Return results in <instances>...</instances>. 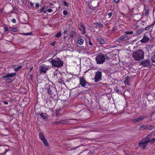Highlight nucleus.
<instances>
[{
    "instance_id": "28",
    "label": "nucleus",
    "mask_w": 155,
    "mask_h": 155,
    "mask_svg": "<svg viewBox=\"0 0 155 155\" xmlns=\"http://www.w3.org/2000/svg\"><path fill=\"white\" fill-rule=\"evenodd\" d=\"M61 32H59V33H57L55 37L56 38H58L60 37V36H61Z\"/></svg>"
},
{
    "instance_id": "25",
    "label": "nucleus",
    "mask_w": 155,
    "mask_h": 155,
    "mask_svg": "<svg viewBox=\"0 0 155 155\" xmlns=\"http://www.w3.org/2000/svg\"><path fill=\"white\" fill-rule=\"evenodd\" d=\"M39 136L41 140L45 138L42 133H40L39 134Z\"/></svg>"
},
{
    "instance_id": "49",
    "label": "nucleus",
    "mask_w": 155,
    "mask_h": 155,
    "mask_svg": "<svg viewBox=\"0 0 155 155\" xmlns=\"http://www.w3.org/2000/svg\"><path fill=\"white\" fill-rule=\"evenodd\" d=\"M155 25L154 23L153 22L152 24L150 25V26H151L152 27L153 26Z\"/></svg>"
},
{
    "instance_id": "45",
    "label": "nucleus",
    "mask_w": 155,
    "mask_h": 155,
    "mask_svg": "<svg viewBox=\"0 0 155 155\" xmlns=\"http://www.w3.org/2000/svg\"><path fill=\"white\" fill-rule=\"evenodd\" d=\"M120 0H114V2L115 3H117L119 2Z\"/></svg>"
},
{
    "instance_id": "50",
    "label": "nucleus",
    "mask_w": 155,
    "mask_h": 155,
    "mask_svg": "<svg viewBox=\"0 0 155 155\" xmlns=\"http://www.w3.org/2000/svg\"><path fill=\"white\" fill-rule=\"evenodd\" d=\"M79 146H77V147H74V148H73L72 149V150H75L78 147H79Z\"/></svg>"
},
{
    "instance_id": "43",
    "label": "nucleus",
    "mask_w": 155,
    "mask_h": 155,
    "mask_svg": "<svg viewBox=\"0 0 155 155\" xmlns=\"http://www.w3.org/2000/svg\"><path fill=\"white\" fill-rule=\"evenodd\" d=\"M16 20L15 19H12V21L13 23H15L16 22Z\"/></svg>"
},
{
    "instance_id": "52",
    "label": "nucleus",
    "mask_w": 155,
    "mask_h": 155,
    "mask_svg": "<svg viewBox=\"0 0 155 155\" xmlns=\"http://www.w3.org/2000/svg\"><path fill=\"white\" fill-rule=\"evenodd\" d=\"M48 93H50H50L51 92V90H50V89H49V90H48Z\"/></svg>"
},
{
    "instance_id": "36",
    "label": "nucleus",
    "mask_w": 155,
    "mask_h": 155,
    "mask_svg": "<svg viewBox=\"0 0 155 155\" xmlns=\"http://www.w3.org/2000/svg\"><path fill=\"white\" fill-rule=\"evenodd\" d=\"M152 27L151 26H150V25H149L148 26H147V27H146L145 28V29L146 30H149Z\"/></svg>"
},
{
    "instance_id": "9",
    "label": "nucleus",
    "mask_w": 155,
    "mask_h": 155,
    "mask_svg": "<svg viewBox=\"0 0 155 155\" xmlns=\"http://www.w3.org/2000/svg\"><path fill=\"white\" fill-rule=\"evenodd\" d=\"M146 118V117L143 116H141L140 117L133 119L132 121L134 123H136L143 121L144 119Z\"/></svg>"
},
{
    "instance_id": "54",
    "label": "nucleus",
    "mask_w": 155,
    "mask_h": 155,
    "mask_svg": "<svg viewBox=\"0 0 155 155\" xmlns=\"http://www.w3.org/2000/svg\"><path fill=\"white\" fill-rule=\"evenodd\" d=\"M44 12V13H46V11H43Z\"/></svg>"
},
{
    "instance_id": "20",
    "label": "nucleus",
    "mask_w": 155,
    "mask_h": 155,
    "mask_svg": "<svg viewBox=\"0 0 155 155\" xmlns=\"http://www.w3.org/2000/svg\"><path fill=\"white\" fill-rule=\"evenodd\" d=\"M147 130H151L153 128H154L153 126L149 124L147 125Z\"/></svg>"
},
{
    "instance_id": "24",
    "label": "nucleus",
    "mask_w": 155,
    "mask_h": 155,
    "mask_svg": "<svg viewBox=\"0 0 155 155\" xmlns=\"http://www.w3.org/2000/svg\"><path fill=\"white\" fill-rule=\"evenodd\" d=\"M125 34L130 35H132L134 33V31H126L124 32Z\"/></svg>"
},
{
    "instance_id": "26",
    "label": "nucleus",
    "mask_w": 155,
    "mask_h": 155,
    "mask_svg": "<svg viewBox=\"0 0 155 155\" xmlns=\"http://www.w3.org/2000/svg\"><path fill=\"white\" fill-rule=\"evenodd\" d=\"M152 135L150 134L147 135L145 138H144L143 139H145L148 140H150L149 139L152 137Z\"/></svg>"
},
{
    "instance_id": "10",
    "label": "nucleus",
    "mask_w": 155,
    "mask_h": 155,
    "mask_svg": "<svg viewBox=\"0 0 155 155\" xmlns=\"http://www.w3.org/2000/svg\"><path fill=\"white\" fill-rule=\"evenodd\" d=\"M71 120H60L59 121H55L54 122L55 124H68V122H70V121Z\"/></svg>"
},
{
    "instance_id": "32",
    "label": "nucleus",
    "mask_w": 155,
    "mask_h": 155,
    "mask_svg": "<svg viewBox=\"0 0 155 155\" xmlns=\"http://www.w3.org/2000/svg\"><path fill=\"white\" fill-rule=\"evenodd\" d=\"M12 30L14 32L18 31V29L16 28H12Z\"/></svg>"
},
{
    "instance_id": "35",
    "label": "nucleus",
    "mask_w": 155,
    "mask_h": 155,
    "mask_svg": "<svg viewBox=\"0 0 155 155\" xmlns=\"http://www.w3.org/2000/svg\"><path fill=\"white\" fill-rule=\"evenodd\" d=\"M63 4L64 5L68 7L69 5L68 3L65 1H64Z\"/></svg>"
},
{
    "instance_id": "8",
    "label": "nucleus",
    "mask_w": 155,
    "mask_h": 155,
    "mask_svg": "<svg viewBox=\"0 0 155 155\" xmlns=\"http://www.w3.org/2000/svg\"><path fill=\"white\" fill-rule=\"evenodd\" d=\"M129 39L128 37L126 35H123L119 38H117L116 39V41L117 42H121L124 41H126L128 40Z\"/></svg>"
},
{
    "instance_id": "17",
    "label": "nucleus",
    "mask_w": 155,
    "mask_h": 155,
    "mask_svg": "<svg viewBox=\"0 0 155 155\" xmlns=\"http://www.w3.org/2000/svg\"><path fill=\"white\" fill-rule=\"evenodd\" d=\"M142 128L146 130H147V125L142 124L141 126L139 127V129L140 130H142Z\"/></svg>"
},
{
    "instance_id": "22",
    "label": "nucleus",
    "mask_w": 155,
    "mask_h": 155,
    "mask_svg": "<svg viewBox=\"0 0 155 155\" xmlns=\"http://www.w3.org/2000/svg\"><path fill=\"white\" fill-rule=\"evenodd\" d=\"M76 32L75 31H72L70 34V37L73 38L75 36Z\"/></svg>"
},
{
    "instance_id": "27",
    "label": "nucleus",
    "mask_w": 155,
    "mask_h": 155,
    "mask_svg": "<svg viewBox=\"0 0 155 155\" xmlns=\"http://www.w3.org/2000/svg\"><path fill=\"white\" fill-rule=\"evenodd\" d=\"M40 115L41 117L44 120H45L47 119V117L42 113Z\"/></svg>"
},
{
    "instance_id": "33",
    "label": "nucleus",
    "mask_w": 155,
    "mask_h": 155,
    "mask_svg": "<svg viewBox=\"0 0 155 155\" xmlns=\"http://www.w3.org/2000/svg\"><path fill=\"white\" fill-rule=\"evenodd\" d=\"M45 6H44L43 7H42L40 9V12H42L44 11L45 10Z\"/></svg>"
},
{
    "instance_id": "40",
    "label": "nucleus",
    "mask_w": 155,
    "mask_h": 155,
    "mask_svg": "<svg viewBox=\"0 0 155 155\" xmlns=\"http://www.w3.org/2000/svg\"><path fill=\"white\" fill-rule=\"evenodd\" d=\"M98 26L101 28H102L103 27V25L102 24H99Z\"/></svg>"
},
{
    "instance_id": "51",
    "label": "nucleus",
    "mask_w": 155,
    "mask_h": 155,
    "mask_svg": "<svg viewBox=\"0 0 155 155\" xmlns=\"http://www.w3.org/2000/svg\"><path fill=\"white\" fill-rule=\"evenodd\" d=\"M116 91L119 94V90L118 89H116Z\"/></svg>"
},
{
    "instance_id": "48",
    "label": "nucleus",
    "mask_w": 155,
    "mask_h": 155,
    "mask_svg": "<svg viewBox=\"0 0 155 155\" xmlns=\"http://www.w3.org/2000/svg\"><path fill=\"white\" fill-rule=\"evenodd\" d=\"M89 45H92V43L90 41H89Z\"/></svg>"
},
{
    "instance_id": "53",
    "label": "nucleus",
    "mask_w": 155,
    "mask_h": 155,
    "mask_svg": "<svg viewBox=\"0 0 155 155\" xmlns=\"http://www.w3.org/2000/svg\"><path fill=\"white\" fill-rule=\"evenodd\" d=\"M67 32V31L66 30H65L64 31V34H65Z\"/></svg>"
},
{
    "instance_id": "16",
    "label": "nucleus",
    "mask_w": 155,
    "mask_h": 155,
    "mask_svg": "<svg viewBox=\"0 0 155 155\" xmlns=\"http://www.w3.org/2000/svg\"><path fill=\"white\" fill-rule=\"evenodd\" d=\"M98 41L101 44H103L105 43L104 40L102 38H99L97 39Z\"/></svg>"
},
{
    "instance_id": "55",
    "label": "nucleus",
    "mask_w": 155,
    "mask_h": 155,
    "mask_svg": "<svg viewBox=\"0 0 155 155\" xmlns=\"http://www.w3.org/2000/svg\"><path fill=\"white\" fill-rule=\"evenodd\" d=\"M153 22L155 24V21H154Z\"/></svg>"
},
{
    "instance_id": "59",
    "label": "nucleus",
    "mask_w": 155,
    "mask_h": 155,
    "mask_svg": "<svg viewBox=\"0 0 155 155\" xmlns=\"http://www.w3.org/2000/svg\"><path fill=\"white\" fill-rule=\"evenodd\" d=\"M54 45V44H53V45H53V46Z\"/></svg>"
},
{
    "instance_id": "18",
    "label": "nucleus",
    "mask_w": 155,
    "mask_h": 155,
    "mask_svg": "<svg viewBox=\"0 0 155 155\" xmlns=\"http://www.w3.org/2000/svg\"><path fill=\"white\" fill-rule=\"evenodd\" d=\"M151 59L153 62L155 63V52L152 53Z\"/></svg>"
},
{
    "instance_id": "56",
    "label": "nucleus",
    "mask_w": 155,
    "mask_h": 155,
    "mask_svg": "<svg viewBox=\"0 0 155 155\" xmlns=\"http://www.w3.org/2000/svg\"><path fill=\"white\" fill-rule=\"evenodd\" d=\"M0 11L2 12V10H0Z\"/></svg>"
},
{
    "instance_id": "30",
    "label": "nucleus",
    "mask_w": 155,
    "mask_h": 155,
    "mask_svg": "<svg viewBox=\"0 0 155 155\" xmlns=\"http://www.w3.org/2000/svg\"><path fill=\"white\" fill-rule=\"evenodd\" d=\"M58 83H61V84H63L65 85V84L64 82V81L62 79H60V80H59Z\"/></svg>"
},
{
    "instance_id": "15",
    "label": "nucleus",
    "mask_w": 155,
    "mask_h": 155,
    "mask_svg": "<svg viewBox=\"0 0 155 155\" xmlns=\"http://www.w3.org/2000/svg\"><path fill=\"white\" fill-rule=\"evenodd\" d=\"M130 77L128 76H127L125 78V81L124 83L126 85H129Z\"/></svg>"
},
{
    "instance_id": "11",
    "label": "nucleus",
    "mask_w": 155,
    "mask_h": 155,
    "mask_svg": "<svg viewBox=\"0 0 155 155\" xmlns=\"http://www.w3.org/2000/svg\"><path fill=\"white\" fill-rule=\"evenodd\" d=\"M140 64L144 66H148L150 65V61L149 60H143L141 62Z\"/></svg>"
},
{
    "instance_id": "5",
    "label": "nucleus",
    "mask_w": 155,
    "mask_h": 155,
    "mask_svg": "<svg viewBox=\"0 0 155 155\" xmlns=\"http://www.w3.org/2000/svg\"><path fill=\"white\" fill-rule=\"evenodd\" d=\"M79 81L80 84L82 87H86L89 85V83L86 81L85 79L83 77L79 78Z\"/></svg>"
},
{
    "instance_id": "39",
    "label": "nucleus",
    "mask_w": 155,
    "mask_h": 155,
    "mask_svg": "<svg viewBox=\"0 0 155 155\" xmlns=\"http://www.w3.org/2000/svg\"><path fill=\"white\" fill-rule=\"evenodd\" d=\"M113 14L112 12H110L108 14V15L109 16V17L110 18Z\"/></svg>"
},
{
    "instance_id": "38",
    "label": "nucleus",
    "mask_w": 155,
    "mask_h": 155,
    "mask_svg": "<svg viewBox=\"0 0 155 155\" xmlns=\"http://www.w3.org/2000/svg\"><path fill=\"white\" fill-rule=\"evenodd\" d=\"M63 14L64 15H67L68 14V12L64 10L63 12Z\"/></svg>"
},
{
    "instance_id": "21",
    "label": "nucleus",
    "mask_w": 155,
    "mask_h": 155,
    "mask_svg": "<svg viewBox=\"0 0 155 155\" xmlns=\"http://www.w3.org/2000/svg\"><path fill=\"white\" fill-rule=\"evenodd\" d=\"M143 32V30L141 29H140L137 30L136 32L137 35H140Z\"/></svg>"
},
{
    "instance_id": "34",
    "label": "nucleus",
    "mask_w": 155,
    "mask_h": 155,
    "mask_svg": "<svg viewBox=\"0 0 155 155\" xmlns=\"http://www.w3.org/2000/svg\"><path fill=\"white\" fill-rule=\"evenodd\" d=\"M5 81L6 82L9 83H10L12 82V81L11 79L10 78H7L6 79Z\"/></svg>"
},
{
    "instance_id": "19",
    "label": "nucleus",
    "mask_w": 155,
    "mask_h": 155,
    "mask_svg": "<svg viewBox=\"0 0 155 155\" xmlns=\"http://www.w3.org/2000/svg\"><path fill=\"white\" fill-rule=\"evenodd\" d=\"M41 140L42 141L43 143L45 146H48V143L45 138L44 139H43Z\"/></svg>"
},
{
    "instance_id": "4",
    "label": "nucleus",
    "mask_w": 155,
    "mask_h": 155,
    "mask_svg": "<svg viewBox=\"0 0 155 155\" xmlns=\"http://www.w3.org/2000/svg\"><path fill=\"white\" fill-rule=\"evenodd\" d=\"M105 58L103 54L98 55L95 58V60L97 64H103L105 61Z\"/></svg>"
},
{
    "instance_id": "41",
    "label": "nucleus",
    "mask_w": 155,
    "mask_h": 155,
    "mask_svg": "<svg viewBox=\"0 0 155 155\" xmlns=\"http://www.w3.org/2000/svg\"><path fill=\"white\" fill-rule=\"evenodd\" d=\"M47 11L49 12H51L52 11V10L50 8H49L47 10Z\"/></svg>"
},
{
    "instance_id": "46",
    "label": "nucleus",
    "mask_w": 155,
    "mask_h": 155,
    "mask_svg": "<svg viewBox=\"0 0 155 155\" xmlns=\"http://www.w3.org/2000/svg\"><path fill=\"white\" fill-rule=\"evenodd\" d=\"M30 5L31 7H33L34 6V3L31 2H30Z\"/></svg>"
},
{
    "instance_id": "12",
    "label": "nucleus",
    "mask_w": 155,
    "mask_h": 155,
    "mask_svg": "<svg viewBox=\"0 0 155 155\" xmlns=\"http://www.w3.org/2000/svg\"><path fill=\"white\" fill-rule=\"evenodd\" d=\"M149 40V38L145 35H144L142 39L140 41L142 43H146Z\"/></svg>"
},
{
    "instance_id": "1",
    "label": "nucleus",
    "mask_w": 155,
    "mask_h": 155,
    "mask_svg": "<svg viewBox=\"0 0 155 155\" xmlns=\"http://www.w3.org/2000/svg\"><path fill=\"white\" fill-rule=\"evenodd\" d=\"M144 54L142 50L138 49L133 52L132 57L135 61H139L144 59Z\"/></svg>"
},
{
    "instance_id": "47",
    "label": "nucleus",
    "mask_w": 155,
    "mask_h": 155,
    "mask_svg": "<svg viewBox=\"0 0 155 155\" xmlns=\"http://www.w3.org/2000/svg\"><path fill=\"white\" fill-rule=\"evenodd\" d=\"M3 103L4 104L6 105L8 104V102L6 101H3Z\"/></svg>"
},
{
    "instance_id": "57",
    "label": "nucleus",
    "mask_w": 155,
    "mask_h": 155,
    "mask_svg": "<svg viewBox=\"0 0 155 155\" xmlns=\"http://www.w3.org/2000/svg\"><path fill=\"white\" fill-rule=\"evenodd\" d=\"M0 11L2 12V10H0Z\"/></svg>"
},
{
    "instance_id": "6",
    "label": "nucleus",
    "mask_w": 155,
    "mask_h": 155,
    "mask_svg": "<svg viewBox=\"0 0 155 155\" xmlns=\"http://www.w3.org/2000/svg\"><path fill=\"white\" fill-rule=\"evenodd\" d=\"M102 72L98 71L95 73L94 80L95 82H97L102 79Z\"/></svg>"
},
{
    "instance_id": "29",
    "label": "nucleus",
    "mask_w": 155,
    "mask_h": 155,
    "mask_svg": "<svg viewBox=\"0 0 155 155\" xmlns=\"http://www.w3.org/2000/svg\"><path fill=\"white\" fill-rule=\"evenodd\" d=\"M22 67V66H18L17 68H15V71H17L20 69Z\"/></svg>"
},
{
    "instance_id": "42",
    "label": "nucleus",
    "mask_w": 155,
    "mask_h": 155,
    "mask_svg": "<svg viewBox=\"0 0 155 155\" xmlns=\"http://www.w3.org/2000/svg\"><path fill=\"white\" fill-rule=\"evenodd\" d=\"M35 6L36 8H38L39 7V4L38 3H36Z\"/></svg>"
},
{
    "instance_id": "44",
    "label": "nucleus",
    "mask_w": 155,
    "mask_h": 155,
    "mask_svg": "<svg viewBox=\"0 0 155 155\" xmlns=\"http://www.w3.org/2000/svg\"><path fill=\"white\" fill-rule=\"evenodd\" d=\"M4 29H5V31L6 32H7V31H8V28L7 27H4Z\"/></svg>"
},
{
    "instance_id": "13",
    "label": "nucleus",
    "mask_w": 155,
    "mask_h": 155,
    "mask_svg": "<svg viewBox=\"0 0 155 155\" xmlns=\"http://www.w3.org/2000/svg\"><path fill=\"white\" fill-rule=\"evenodd\" d=\"M80 26H81V28H79V29L81 31V30L82 31V33L83 34H85V33H86L85 31H86V28H85L84 25L82 23H81L80 24Z\"/></svg>"
},
{
    "instance_id": "7",
    "label": "nucleus",
    "mask_w": 155,
    "mask_h": 155,
    "mask_svg": "<svg viewBox=\"0 0 155 155\" xmlns=\"http://www.w3.org/2000/svg\"><path fill=\"white\" fill-rule=\"evenodd\" d=\"M48 66L45 64H43L40 66L39 70L40 73H45L48 69Z\"/></svg>"
},
{
    "instance_id": "3",
    "label": "nucleus",
    "mask_w": 155,
    "mask_h": 155,
    "mask_svg": "<svg viewBox=\"0 0 155 155\" xmlns=\"http://www.w3.org/2000/svg\"><path fill=\"white\" fill-rule=\"evenodd\" d=\"M50 63L52 64V67L60 68L63 65V63L59 58H56L51 60Z\"/></svg>"
},
{
    "instance_id": "14",
    "label": "nucleus",
    "mask_w": 155,
    "mask_h": 155,
    "mask_svg": "<svg viewBox=\"0 0 155 155\" xmlns=\"http://www.w3.org/2000/svg\"><path fill=\"white\" fill-rule=\"evenodd\" d=\"M15 74V73H9L7 74L5 76H3V78H7L10 77H12L14 76Z\"/></svg>"
},
{
    "instance_id": "58",
    "label": "nucleus",
    "mask_w": 155,
    "mask_h": 155,
    "mask_svg": "<svg viewBox=\"0 0 155 155\" xmlns=\"http://www.w3.org/2000/svg\"><path fill=\"white\" fill-rule=\"evenodd\" d=\"M54 45V44H53V45H53V46Z\"/></svg>"
},
{
    "instance_id": "31",
    "label": "nucleus",
    "mask_w": 155,
    "mask_h": 155,
    "mask_svg": "<svg viewBox=\"0 0 155 155\" xmlns=\"http://www.w3.org/2000/svg\"><path fill=\"white\" fill-rule=\"evenodd\" d=\"M149 8H147L145 9V15H147L148 14V13L149 12Z\"/></svg>"
},
{
    "instance_id": "23",
    "label": "nucleus",
    "mask_w": 155,
    "mask_h": 155,
    "mask_svg": "<svg viewBox=\"0 0 155 155\" xmlns=\"http://www.w3.org/2000/svg\"><path fill=\"white\" fill-rule=\"evenodd\" d=\"M84 40L83 39H80L78 41V43L80 45H82L83 43Z\"/></svg>"
},
{
    "instance_id": "37",
    "label": "nucleus",
    "mask_w": 155,
    "mask_h": 155,
    "mask_svg": "<svg viewBox=\"0 0 155 155\" xmlns=\"http://www.w3.org/2000/svg\"><path fill=\"white\" fill-rule=\"evenodd\" d=\"M32 33V32L31 33H24L22 34L23 35H30Z\"/></svg>"
},
{
    "instance_id": "2",
    "label": "nucleus",
    "mask_w": 155,
    "mask_h": 155,
    "mask_svg": "<svg viewBox=\"0 0 155 155\" xmlns=\"http://www.w3.org/2000/svg\"><path fill=\"white\" fill-rule=\"evenodd\" d=\"M155 141V138H153L150 140H148L147 139L143 138L139 143V147L143 149H145L148 143L150 142L152 143L154 142Z\"/></svg>"
}]
</instances>
